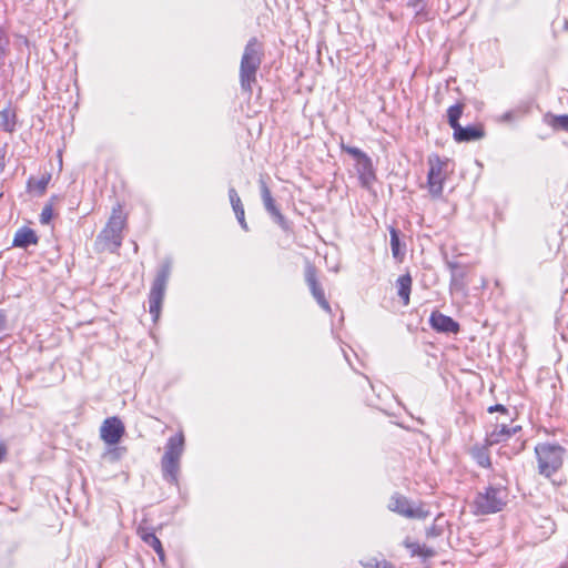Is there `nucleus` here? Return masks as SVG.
<instances>
[{"label": "nucleus", "instance_id": "32", "mask_svg": "<svg viewBox=\"0 0 568 568\" xmlns=\"http://www.w3.org/2000/svg\"><path fill=\"white\" fill-rule=\"evenodd\" d=\"M7 329V315L0 310V335Z\"/></svg>", "mask_w": 568, "mask_h": 568}, {"label": "nucleus", "instance_id": "17", "mask_svg": "<svg viewBox=\"0 0 568 568\" xmlns=\"http://www.w3.org/2000/svg\"><path fill=\"white\" fill-rule=\"evenodd\" d=\"M229 197H230V202H231V205H232V209L235 213V216L240 223V225L242 226V229L244 231H247L248 230V226H247V223L245 221V212H244V207H243V204H242V201L236 192V190L234 187H231L229 190Z\"/></svg>", "mask_w": 568, "mask_h": 568}, {"label": "nucleus", "instance_id": "36", "mask_svg": "<svg viewBox=\"0 0 568 568\" xmlns=\"http://www.w3.org/2000/svg\"><path fill=\"white\" fill-rule=\"evenodd\" d=\"M450 285H452V286L457 285V277H456V275H455V274L453 275L452 284H450Z\"/></svg>", "mask_w": 568, "mask_h": 568}, {"label": "nucleus", "instance_id": "13", "mask_svg": "<svg viewBox=\"0 0 568 568\" xmlns=\"http://www.w3.org/2000/svg\"><path fill=\"white\" fill-rule=\"evenodd\" d=\"M355 169L362 185L369 187L376 179L372 159L368 155L362 156V159L356 162Z\"/></svg>", "mask_w": 568, "mask_h": 568}, {"label": "nucleus", "instance_id": "8", "mask_svg": "<svg viewBox=\"0 0 568 568\" xmlns=\"http://www.w3.org/2000/svg\"><path fill=\"white\" fill-rule=\"evenodd\" d=\"M388 508L389 510L407 518L422 519L428 515V513L423 508L413 506V504L406 497L397 494L392 496Z\"/></svg>", "mask_w": 568, "mask_h": 568}, {"label": "nucleus", "instance_id": "3", "mask_svg": "<svg viewBox=\"0 0 568 568\" xmlns=\"http://www.w3.org/2000/svg\"><path fill=\"white\" fill-rule=\"evenodd\" d=\"M565 448L555 443H540L535 447L538 473L547 478L556 474L564 464Z\"/></svg>", "mask_w": 568, "mask_h": 568}, {"label": "nucleus", "instance_id": "16", "mask_svg": "<svg viewBox=\"0 0 568 568\" xmlns=\"http://www.w3.org/2000/svg\"><path fill=\"white\" fill-rule=\"evenodd\" d=\"M520 426L509 427L506 424L496 425L495 429L489 434L488 442L490 445H493L507 440L514 434L520 430Z\"/></svg>", "mask_w": 568, "mask_h": 568}, {"label": "nucleus", "instance_id": "34", "mask_svg": "<svg viewBox=\"0 0 568 568\" xmlns=\"http://www.w3.org/2000/svg\"><path fill=\"white\" fill-rule=\"evenodd\" d=\"M8 454V447L4 443H0V463L4 460Z\"/></svg>", "mask_w": 568, "mask_h": 568}, {"label": "nucleus", "instance_id": "12", "mask_svg": "<svg viewBox=\"0 0 568 568\" xmlns=\"http://www.w3.org/2000/svg\"><path fill=\"white\" fill-rule=\"evenodd\" d=\"M432 328L438 333L457 334L460 329L459 324L438 311H434L429 317Z\"/></svg>", "mask_w": 568, "mask_h": 568}, {"label": "nucleus", "instance_id": "27", "mask_svg": "<svg viewBox=\"0 0 568 568\" xmlns=\"http://www.w3.org/2000/svg\"><path fill=\"white\" fill-rule=\"evenodd\" d=\"M341 148L344 152H346L347 154L353 156L356 162L359 161L362 159V156L367 155L366 153H364L361 149H358L356 146H349V145L342 144Z\"/></svg>", "mask_w": 568, "mask_h": 568}, {"label": "nucleus", "instance_id": "35", "mask_svg": "<svg viewBox=\"0 0 568 568\" xmlns=\"http://www.w3.org/2000/svg\"><path fill=\"white\" fill-rule=\"evenodd\" d=\"M488 412H489V413H493V412H503V413H505V412H507V409L505 408V406H503V405H500V404H497V405H495V406H490V407L488 408Z\"/></svg>", "mask_w": 568, "mask_h": 568}, {"label": "nucleus", "instance_id": "25", "mask_svg": "<svg viewBox=\"0 0 568 568\" xmlns=\"http://www.w3.org/2000/svg\"><path fill=\"white\" fill-rule=\"evenodd\" d=\"M49 181L50 175H42L40 179L30 178L28 181V187L30 190H36L39 194H43Z\"/></svg>", "mask_w": 568, "mask_h": 568}, {"label": "nucleus", "instance_id": "9", "mask_svg": "<svg viewBox=\"0 0 568 568\" xmlns=\"http://www.w3.org/2000/svg\"><path fill=\"white\" fill-rule=\"evenodd\" d=\"M124 432L125 428L122 420L115 416L106 418L100 428L101 438L108 445L118 444Z\"/></svg>", "mask_w": 568, "mask_h": 568}, {"label": "nucleus", "instance_id": "5", "mask_svg": "<svg viewBox=\"0 0 568 568\" xmlns=\"http://www.w3.org/2000/svg\"><path fill=\"white\" fill-rule=\"evenodd\" d=\"M171 275V262L165 261L159 267L149 294V312L156 322L161 314L166 285Z\"/></svg>", "mask_w": 568, "mask_h": 568}, {"label": "nucleus", "instance_id": "33", "mask_svg": "<svg viewBox=\"0 0 568 568\" xmlns=\"http://www.w3.org/2000/svg\"><path fill=\"white\" fill-rule=\"evenodd\" d=\"M6 47L7 40L0 37V67L2 65V60L6 55Z\"/></svg>", "mask_w": 568, "mask_h": 568}, {"label": "nucleus", "instance_id": "23", "mask_svg": "<svg viewBox=\"0 0 568 568\" xmlns=\"http://www.w3.org/2000/svg\"><path fill=\"white\" fill-rule=\"evenodd\" d=\"M16 125V113L12 109L7 108L0 112V126L6 131L12 132Z\"/></svg>", "mask_w": 568, "mask_h": 568}, {"label": "nucleus", "instance_id": "6", "mask_svg": "<svg viewBox=\"0 0 568 568\" xmlns=\"http://www.w3.org/2000/svg\"><path fill=\"white\" fill-rule=\"evenodd\" d=\"M124 224L125 219L122 215L121 207L118 206L113 209L111 217L98 237L111 252L118 251L122 244V230Z\"/></svg>", "mask_w": 568, "mask_h": 568}, {"label": "nucleus", "instance_id": "1", "mask_svg": "<svg viewBox=\"0 0 568 568\" xmlns=\"http://www.w3.org/2000/svg\"><path fill=\"white\" fill-rule=\"evenodd\" d=\"M263 59V50L256 38H251L244 48L240 64V84L242 91L251 94L256 82V73Z\"/></svg>", "mask_w": 568, "mask_h": 568}, {"label": "nucleus", "instance_id": "7", "mask_svg": "<svg viewBox=\"0 0 568 568\" xmlns=\"http://www.w3.org/2000/svg\"><path fill=\"white\" fill-rule=\"evenodd\" d=\"M429 170L427 174V184L429 193L437 197L443 193V183L446 179L447 161L442 160L438 155L433 154L428 158Z\"/></svg>", "mask_w": 568, "mask_h": 568}, {"label": "nucleus", "instance_id": "37", "mask_svg": "<svg viewBox=\"0 0 568 568\" xmlns=\"http://www.w3.org/2000/svg\"><path fill=\"white\" fill-rule=\"evenodd\" d=\"M504 118H505L506 120H510V119H511V112H507V113H505Z\"/></svg>", "mask_w": 568, "mask_h": 568}, {"label": "nucleus", "instance_id": "10", "mask_svg": "<svg viewBox=\"0 0 568 568\" xmlns=\"http://www.w3.org/2000/svg\"><path fill=\"white\" fill-rule=\"evenodd\" d=\"M305 281L318 305L327 313H331L329 303L325 298L324 290L317 281L316 268L311 263H307L305 266Z\"/></svg>", "mask_w": 568, "mask_h": 568}, {"label": "nucleus", "instance_id": "31", "mask_svg": "<svg viewBox=\"0 0 568 568\" xmlns=\"http://www.w3.org/2000/svg\"><path fill=\"white\" fill-rule=\"evenodd\" d=\"M407 7H410V8H414V9H417V14L423 10L424 8V4H423V0H407Z\"/></svg>", "mask_w": 568, "mask_h": 568}, {"label": "nucleus", "instance_id": "22", "mask_svg": "<svg viewBox=\"0 0 568 568\" xmlns=\"http://www.w3.org/2000/svg\"><path fill=\"white\" fill-rule=\"evenodd\" d=\"M389 234L393 257L397 261H402L405 255V252L402 250L400 246L399 233L395 227H390Z\"/></svg>", "mask_w": 568, "mask_h": 568}, {"label": "nucleus", "instance_id": "4", "mask_svg": "<svg viewBox=\"0 0 568 568\" xmlns=\"http://www.w3.org/2000/svg\"><path fill=\"white\" fill-rule=\"evenodd\" d=\"M508 491L503 486H487L479 490L474 499L475 514H495L506 506Z\"/></svg>", "mask_w": 568, "mask_h": 568}, {"label": "nucleus", "instance_id": "20", "mask_svg": "<svg viewBox=\"0 0 568 568\" xmlns=\"http://www.w3.org/2000/svg\"><path fill=\"white\" fill-rule=\"evenodd\" d=\"M544 121L554 130H562L568 132V114L556 115L552 113H547L544 118Z\"/></svg>", "mask_w": 568, "mask_h": 568}, {"label": "nucleus", "instance_id": "30", "mask_svg": "<svg viewBox=\"0 0 568 568\" xmlns=\"http://www.w3.org/2000/svg\"><path fill=\"white\" fill-rule=\"evenodd\" d=\"M419 557H423V558H432L435 556V551L434 549L432 548H428L426 546H420V551H419Z\"/></svg>", "mask_w": 568, "mask_h": 568}, {"label": "nucleus", "instance_id": "18", "mask_svg": "<svg viewBox=\"0 0 568 568\" xmlns=\"http://www.w3.org/2000/svg\"><path fill=\"white\" fill-rule=\"evenodd\" d=\"M412 282V276L409 274L402 275L397 278V294L403 301L404 305H408L409 303Z\"/></svg>", "mask_w": 568, "mask_h": 568}, {"label": "nucleus", "instance_id": "29", "mask_svg": "<svg viewBox=\"0 0 568 568\" xmlns=\"http://www.w3.org/2000/svg\"><path fill=\"white\" fill-rule=\"evenodd\" d=\"M404 546L410 551L413 557L418 556L420 551V545L415 541H410L408 538L405 539Z\"/></svg>", "mask_w": 568, "mask_h": 568}, {"label": "nucleus", "instance_id": "28", "mask_svg": "<svg viewBox=\"0 0 568 568\" xmlns=\"http://www.w3.org/2000/svg\"><path fill=\"white\" fill-rule=\"evenodd\" d=\"M52 215H53L52 206L45 205L40 214V222L42 224H48L51 221Z\"/></svg>", "mask_w": 568, "mask_h": 568}, {"label": "nucleus", "instance_id": "19", "mask_svg": "<svg viewBox=\"0 0 568 568\" xmlns=\"http://www.w3.org/2000/svg\"><path fill=\"white\" fill-rule=\"evenodd\" d=\"M139 534H140L141 539L146 545L152 547L154 549V551L159 555L160 559L163 560L164 559V550H163L160 539L154 535V532L148 531L145 529H140Z\"/></svg>", "mask_w": 568, "mask_h": 568}, {"label": "nucleus", "instance_id": "11", "mask_svg": "<svg viewBox=\"0 0 568 568\" xmlns=\"http://www.w3.org/2000/svg\"><path fill=\"white\" fill-rule=\"evenodd\" d=\"M260 191L261 197L267 213L273 217L274 222L277 223L283 230L287 229V222L284 215L277 209L275 201L271 194V190L268 189L266 182L263 178L260 179Z\"/></svg>", "mask_w": 568, "mask_h": 568}, {"label": "nucleus", "instance_id": "14", "mask_svg": "<svg viewBox=\"0 0 568 568\" xmlns=\"http://www.w3.org/2000/svg\"><path fill=\"white\" fill-rule=\"evenodd\" d=\"M484 136V130L477 125H457L454 130V139L457 142H470Z\"/></svg>", "mask_w": 568, "mask_h": 568}, {"label": "nucleus", "instance_id": "24", "mask_svg": "<svg viewBox=\"0 0 568 568\" xmlns=\"http://www.w3.org/2000/svg\"><path fill=\"white\" fill-rule=\"evenodd\" d=\"M462 114H463V104H459V103L452 105L447 110L448 123L453 130H455V128H457V125H460L459 119H460Z\"/></svg>", "mask_w": 568, "mask_h": 568}, {"label": "nucleus", "instance_id": "21", "mask_svg": "<svg viewBox=\"0 0 568 568\" xmlns=\"http://www.w3.org/2000/svg\"><path fill=\"white\" fill-rule=\"evenodd\" d=\"M471 457L474 460L484 468L490 467V457L488 449L484 446H474L470 450Z\"/></svg>", "mask_w": 568, "mask_h": 568}, {"label": "nucleus", "instance_id": "26", "mask_svg": "<svg viewBox=\"0 0 568 568\" xmlns=\"http://www.w3.org/2000/svg\"><path fill=\"white\" fill-rule=\"evenodd\" d=\"M363 568H396L392 562L383 559L377 560L376 558H371L366 561H361Z\"/></svg>", "mask_w": 568, "mask_h": 568}, {"label": "nucleus", "instance_id": "2", "mask_svg": "<svg viewBox=\"0 0 568 568\" xmlns=\"http://www.w3.org/2000/svg\"><path fill=\"white\" fill-rule=\"evenodd\" d=\"M185 438L182 432L171 436L165 446L164 455L161 458V470L165 481L178 485L181 457L184 453Z\"/></svg>", "mask_w": 568, "mask_h": 568}, {"label": "nucleus", "instance_id": "15", "mask_svg": "<svg viewBox=\"0 0 568 568\" xmlns=\"http://www.w3.org/2000/svg\"><path fill=\"white\" fill-rule=\"evenodd\" d=\"M38 243V236L36 232L27 226L19 229L13 237L12 245L14 247L27 248L30 245Z\"/></svg>", "mask_w": 568, "mask_h": 568}]
</instances>
